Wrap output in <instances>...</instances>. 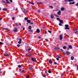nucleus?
<instances>
[{
	"instance_id": "nucleus-1",
	"label": "nucleus",
	"mask_w": 78,
	"mask_h": 78,
	"mask_svg": "<svg viewBox=\"0 0 78 78\" xmlns=\"http://www.w3.org/2000/svg\"><path fill=\"white\" fill-rule=\"evenodd\" d=\"M21 9L22 10V11L24 13H26V12H27V10L25 9L21 8Z\"/></svg>"
},
{
	"instance_id": "nucleus-2",
	"label": "nucleus",
	"mask_w": 78,
	"mask_h": 78,
	"mask_svg": "<svg viewBox=\"0 0 78 78\" xmlns=\"http://www.w3.org/2000/svg\"><path fill=\"white\" fill-rule=\"evenodd\" d=\"M4 30H7L9 31H10V30L8 28H5L4 27L2 28Z\"/></svg>"
},
{
	"instance_id": "nucleus-3",
	"label": "nucleus",
	"mask_w": 78,
	"mask_h": 78,
	"mask_svg": "<svg viewBox=\"0 0 78 78\" xmlns=\"http://www.w3.org/2000/svg\"><path fill=\"white\" fill-rule=\"evenodd\" d=\"M60 40H62V35L61 34L59 36Z\"/></svg>"
},
{
	"instance_id": "nucleus-4",
	"label": "nucleus",
	"mask_w": 78,
	"mask_h": 78,
	"mask_svg": "<svg viewBox=\"0 0 78 78\" xmlns=\"http://www.w3.org/2000/svg\"><path fill=\"white\" fill-rule=\"evenodd\" d=\"M64 54L67 55H70V52L68 51H66V53H64Z\"/></svg>"
},
{
	"instance_id": "nucleus-5",
	"label": "nucleus",
	"mask_w": 78,
	"mask_h": 78,
	"mask_svg": "<svg viewBox=\"0 0 78 78\" xmlns=\"http://www.w3.org/2000/svg\"><path fill=\"white\" fill-rule=\"evenodd\" d=\"M31 60L32 61H33L34 62L36 61V59L34 58H31Z\"/></svg>"
},
{
	"instance_id": "nucleus-6",
	"label": "nucleus",
	"mask_w": 78,
	"mask_h": 78,
	"mask_svg": "<svg viewBox=\"0 0 78 78\" xmlns=\"http://www.w3.org/2000/svg\"><path fill=\"white\" fill-rule=\"evenodd\" d=\"M13 31L14 32H17V29L16 28H14L13 29Z\"/></svg>"
},
{
	"instance_id": "nucleus-7",
	"label": "nucleus",
	"mask_w": 78,
	"mask_h": 78,
	"mask_svg": "<svg viewBox=\"0 0 78 78\" xmlns=\"http://www.w3.org/2000/svg\"><path fill=\"white\" fill-rule=\"evenodd\" d=\"M37 33H40V30L39 29H37L36 31Z\"/></svg>"
},
{
	"instance_id": "nucleus-8",
	"label": "nucleus",
	"mask_w": 78,
	"mask_h": 78,
	"mask_svg": "<svg viewBox=\"0 0 78 78\" xmlns=\"http://www.w3.org/2000/svg\"><path fill=\"white\" fill-rule=\"evenodd\" d=\"M27 2L28 3H30L31 5H34V4L33 2H32L30 1H27Z\"/></svg>"
},
{
	"instance_id": "nucleus-9",
	"label": "nucleus",
	"mask_w": 78,
	"mask_h": 78,
	"mask_svg": "<svg viewBox=\"0 0 78 78\" xmlns=\"http://www.w3.org/2000/svg\"><path fill=\"white\" fill-rule=\"evenodd\" d=\"M74 33L75 34H78V31L77 30H75Z\"/></svg>"
},
{
	"instance_id": "nucleus-10",
	"label": "nucleus",
	"mask_w": 78,
	"mask_h": 78,
	"mask_svg": "<svg viewBox=\"0 0 78 78\" xmlns=\"http://www.w3.org/2000/svg\"><path fill=\"white\" fill-rule=\"evenodd\" d=\"M58 21H59L60 23H63V21L62 20H58Z\"/></svg>"
},
{
	"instance_id": "nucleus-11",
	"label": "nucleus",
	"mask_w": 78,
	"mask_h": 78,
	"mask_svg": "<svg viewBox=\"0 0 78 78\" xmlns=\"http://www.w3.org/2000/svg\"><path fill=\"white\" fill-rule=\"evenodd\" d=\"M26 55L27 56H30V57L32 56L31 55H30V54H26Z\"/></svg>"
},
{
	"instance_id": "nucleus-12",
	"label": "nucleus",
	"mask_w": 78,
	"mask_h": 78,
	"mask_svg": "<svg viewBox=\"0 0 78 78\" xmlns=\"http://www.w3.org/2000/svg\"><path fill=\"white\" fill-rule=\"evenodd\" d=\"M57 14L58 15H59V16H60V15H61V12L59 11V12H58Z\"/></svg>"
},
{
	"instance_id": "nucleus-13",
	"label": "nucleus",
	"mask_w": 78,
	"mask_h": 78,
	"mask_svg": "<svg viewBox=\"0 0 78 78\" xmlns=\"http://www.w3.org/2000/svg\"><path fill=\"white\" fill-rule=\"evenodd\" d=\"M73 4H75V2H69L70 5H73Z\"/></svg>"
},
{
	"instance_id": "nucleus-14",
	"label": "nucleus",
	"mask_w": 78,
	"mask_h": 78,
	"mask_svg": "<svg viewBox=\"0 0 78 78\" xmlns=\"http://www.w3.org/2000/svg\"><path fill=\"white\" fill-rule=\"evenodd\" d=\"M51 19H53V18H54V16H53V15H51Z\"/></svg>"
},
{
	"instance_id": "nucleus-15",
	"label": "nucleus",
	"mask_w": 78,
	"mask_h": 78,
	"mask_svg": "<svg viewBox=\"0 0 78 78\" xmlns=\"http://www.w3.org/2000/svg\"><path fill=\"white\" fill-rule=\"evenodd\" d=\"M69 47L70 49H72V47L70 45L69 46Z\"/></svg>"
},
{
	"instance_id": "nucleus-16",
	"label": "nucleus",
	"mask_w": 78,
	"mask_h": 78,
	"mask_svg": "<svg viewBox=\"0 0 78 78\" xmlns=\"http://www.w3.org/2000/svg\"><path fill=\"white\" fill-rule=\"evenodd\" d=\"M49 62L50 64H52V61H51L50 60H49Z\"/></svg>"
},
{
	"instance_id": "nucleus-17",
	"label": "nucleus",
	"mask_w": 78,
	"mask_h": 78,
	"mask_svg": "<svg viewBox=\"0 0 78 78\" xmlns=\"http://www.w3.org/2000/svg\"><path fill=\"white\" fill-rule=\"evenodd\" d=\"M2 10L3 11H7V9H6V8H4L2 9Z\"/></svg>"
},
{
	"instance_id": "nucleus-18",
	"label": "nucleus",
	"mask_w": 78,
	"mask_h": 78,
	"mask_svg": "<svg viewBox=\"0 0 78 78\" xmlns=\"http://www.w3.org/2000/svg\"><path fill=\"white\" fill-rule=\"evenodd\" d=\"M71 60H73V59H74V57L73 56H72L71 58Z\"/></svg>"
},
{
	"instance_id": "nucleus-19",
	"label": "nucleus",
	"mask_w": 78,
	"mask_h": 78,
	"mask_svg": "<svg viewBox=\"0 0 78 78\" xmlns=\"http://www.w3.org/2000/svg\"><path fill=\"white\" fill-rule=\"evenodd\" d=\"M61 11H63L64 10V8L63 7H62L61 8Z\"/></svg>"
},
{
	"instance_id": "nucleus-20",
	"label": "nucleus",
	"mask_w": 78,
	"mask_h": 78,
	"mask_svg": "<svg viewBox=\"0 0 78 78\" xmlns=\"http://www.w3.org/2000/svg\"><path fill=\"white\" fill-rule=\"evenodd\" d=\"M5 56H9L8 55V53H5Z\"/></svg>"
},
{
	"instance_id": "nucleus-21",
	"label": "nucleus",
	"mask_w": 78,
	"mask_h": 78,
	"mask_svg": "<svg viewBox=\"0 0 78 78\" xmlns=\"http://www.w3.org/2000/svg\"><path fill=\"white\" fill-rule=\"evenodd\" d=\"M29 69H30L31 70H33V69L32 67H30L29 68Z\"/></svg>"
},
{
	"instance_id": "nucleus-22",
	"label": "nucleus",
	"mask_w": 78,
	"mask_h": 78,
	"mask_svg": "<svg viewBox=\"0 0 78 78\" xmlns=\"http://www.w3.org/2000/svg\"><path fill=\"white\" fill-rule=\"evenodd\" d=\"M4 43L0 42V45H3Z\"/></svg>"
},
{
	"instance_id": "nucleus-23",
	"label": "nucleus",
	"mask_w": 78,
	"mask_h": 78,
	"mask_svg": "<svg viewBox=\"0 0 78 78\" xmlns=\"http://www.w3.org/2000/svg\"><path fill=\"white\" fill-rule=\"evenodd\" d=\"M65 30H70V28L67 27H65Z\"/></svg>"
},
{
	"instance_id": "nucleus-24",
	"label": "nucleus",
	"mask_w": 78,
	"mask_h": 78,
	"mask_svg": "<svg viewBox=\"0 0 78 78\" xmlns=\"http://www.w3.org/2000/svg\"><path fill=\"white\" fill-rule=\"evenodd\" d=\"M66 48H67V47L66 46H64L63 47V49H66Z\"/></svg>"
},
{
	"instance_id": "nucleus-25",
	"label": "nucleus",
	"mask_w": 78,
	"mask_h": 78,
	"mask_svg": "<svg viewBox=\"0 0 78 78\" xmlns=\"http://www.w3.org/2000/svg\"><path fill=\"white\" fill-rule=\"evenodd\" d=\"M6 1L7 3H9V4L10 3L8 1V0H6Z\"/></svg>"
},
{
	"instance_id": "nucleus-26",
	"label": "nucleus",
	"mask_w": 78,
	"mask_h": 78,
	"mask_svg": "<svg viewBox=\"0 0 78 78\" xmlns=\"http://www.w3.org/2000/svg\"><path fill=\"white\" fill-rule=\"evenodd\" d=\"M65 26L66 27V28H67V27H69V25H65Z\"/></svg>"
},
{
	"instance_id": "nucleus-27",
	"label": "nucleus",
	"mask_w": 78,
	"mask_h": 78,
	"mask_svg": "<svg viewBox=\"0 0 78 78\" xmlns=\"http://www.w3.org/2000/svg\"><path fill=\"white\" fill-rule=\"evenodd\" d=\"M27 22H28V23H30L31 22V21H30V20H27Z\"/></svg>"
},
{
	"instance_id": "nucleus-28",
	"label": "nucleus",
	"mask_w": 78,
	"mask_h": 78,
	"mask_svg": "<svg viewBox=\"0 0 78 78\" xmlns=\"http://www.w3.org/2000/svg\"><path fill=\"white\" fill-rule=\"evenodd\" d=\"M29 30H31V26H29Z\"/></svg>"
},
{
	"instance_id": "nucleus-29",
	"label": "nucleus",
	"mask_w": 78,
	"mask_h": 78,
	"mask_svg": "<svg viewBox=\"0 0 78 78\" xmlns=\"http://www.w3.org/2000/svg\"><path fill=\"white\" fill-rule=\"evenodd\" d=\"M2 3H6V2L4 0H2Z\"/></svg>"
},
{
	"instance_id": "nucleus-30",
	"label": "nucleus",
	"mask_w": 78,
	"mask_h": 78,
	"mask_svg": "<svg viewBox=\"0 0 78 78\" xmlns=\"http://www.w3.org/2000/svg\"><path fill=\"white\" fill-rule=\"evenodd\" d=\"M74 0H68V2H73Z\"/></svg>"
},
{
	"instance_id": "nucleus-31",
	"label": "nucleus",
	"mask_w": 78,
	"mask_h": 78,
	"mask_svg": "<svg viewBox=\"0 0 78 78\" xmlns=\"http://www.w3.org/2000/svg\"><path fill=\"white\" fill-rule=\"evenodd\" d=\"M28 20V17H25L24 18V20Z\"/></svg>"
},
{
	"instance_id": "nucleus-32",
	"label": "nucleus",
	"mask_w": 78,
	"mask_h": 78,
	"mask_svg": "<svg viewBox=\"0 0 78 78\" xmlns=\"http://www.w3.org/2000/svg\"><path fill=\"white\" fill-rule=\"evenodd\" d=\"M56 57H57V58H61V57L58 55H56Z\"/></svg>"
},
{
	"instance_id": "nucleus-33",
	"label": "nucleus",
	"mask_w": 78,
	"mask_h": 78,
	"mask_svg": "<svg viewBox=\"0 0 78 78\" xmlns=\"http://www.w3.org/2000/svg\"><path fill=\"white\" fill-rule=\"evenodd\" d=\"M48 72L49 73H51V72L50 70L48 71Z\"/></svg>"
},
{
	"instance_id": "nucleus-34",
	"label": "nucleus",
	"mask_w": 78,
	"mask_h": 78,
	"mask_svg": "<svg viewBox=\"0 0 78 78\" xmlns=\"http://www.w3.org/2000/svg\"><path fill=\"white\" fill-rule=\"evenodd\" d=\"M26 78H30V75H27L26 77Z\"/></svg>"
},
{
	"instance_id": "nucleus-35",
	"label": "nucleus",
	"mask_w": 78,
	"mask_h": 78,
	"mask_svg": "<svg viewBox=\"0 0 78 78\" xmlns=\"http://www.w3.org/2000/svg\"><path fill=\"white\" fill-rule=\"evenodd\" d=\"M21 42L20 41L18 42V44H21Z\"/></svg>"
},
{
	"instance_id": "nucleus-36",
	"label": "nucleus",
	"mask_w": 78,
	"mask_h": 78,
	"mask_svg": "<svg viewBox=\"0 0 78 78\" xmlns=\"http://www.w3.org/2000/svg\"><path fill=\"white\" fill-rule=\"evenodd\" d=\"M49 7H50V8H52V9L53 8V7L52 6H50Z\"/></svg>"
},
{
	"instance_id": "nucleus-37",
	"label": "nucleus",
	"mask_w": 78,
	"mask_h": 78,
	"mask_svg": "<svg viewBox=\"0 0 78 78\" xmlns=\"http://www.w3.org/2000/svg\"><path fill=\"white\" fill-rule=\"evenodd\" d=\"M58 48H55V50H58Z\"/></svg>"
},
{
	"instance_id": "nucleus-38",
	"label": "nucleus",
	"mask_w": 78,
	"mask_h": 78,
	"mask_svg": "<svg viewBox=\"0 0 78 78\" xmlns=\"http://www.w3.org/2000/svg\"><path fill=\"white\" fill-rule=\"evenodd\" d=\"M64 2H69V0H64Z\"/></svg>"
},
{
	"instance_id": "nucleus-39",
	"label": "nucleus",
	"mask_w": 78,
	"mask_h": 78,
	"mask_svg": "<svg viewBox=\"0 0 78 78\" xmlns=\"http://www.w3.org/2000/svg\"><path fill=\"white\" fill-rule=\"evenodd\" d=\"M56 20H61V19H60V18H57Z\"/></svg>"
},
{
	"instance_id": "nucleus-40",
	"label": "nucleus",
	"mask_w": 78,
	"mask_h": 78,
	"mask_svg": "<svg viewBox=\"0 0 78 78\" xmlns=\"http://www.w3.org/2000/svg\"><path fill=\"white\" fill-rule=\"evenodd\" d=\"M15 25H16V27H18V24H17V23H16Z\"/></svg>"
},
{
	"instance_id": "nucleus-41",
	"label": "nucleus",
	"mask_w": 78,
	"mask_h": 78,
	"mask_svg": "<svg viewBox=\"0 0 78 78\" xmlns=\"http://www.w3.org/2000/svg\"><path fill=\"white\" fill-rule=\"evenodd\" d=\"M18 67L19 68H20V67H21V65H19Z\"/></svg>"
},
{
	"instance_id": "nucleus-42",
	"label": "nucleus",
	"mask_w": 78,
	"mask_h": 78,
	"mask_svg": "<svg viewBox=\"0 0 78 78\" xmlns=\"http://www.w3.org/2000/svg\"><path fill=\"white\" fill-rule=\"evenodd\" d=\"M45 40V41H47L48 42V40L47 39H46Z\"/></svg>"
},
{
	"instance_id": "nucleus-43",
	"label": "nucleus",
	"mask_w": 78,
	"mask_h": 78,
	"mask_svg": "<svg viewBox=\"0 0 78 78\" xmlns=\"http://www.w3.org/2000/svg\"><path fill=\"white\" fill-rule=\"evenodd\" d=\"M59 25H60V26H62V24H61V23H59Z\"/></svg>"
},
{
	"instance_id": "nucleus-44",
	"label": "nucleus",
	"mask_w": 78,
	"mask_h": 78,
	"mask_svg": "<svg viewBox=\"0 0 78 78\" xmlns=\"http://www.w3.org/2000/svg\"><path fill=\"white\" fill-rule=\"evenodd\" d=\"M43 77H46V75H43Z\"/></svg>"
},
{
	"instance_id": "nucleus-45",
	"label": "nucleus",
	"mask_w": 78,
	"mask_h": 78,
	"mask_svg": "<svg viewBox=\"0 0 78 78\" xmlns=\"http://www.w3.org/2000/svg\"><path fill=\"white\" fill-rule=\"evenodd\" d=\"M48 32H49V33H51V31L50 30H48Z\"/></svg>"
},
{
	"instance_id": "nucleus-46",
	"label": "nucleus",
	"mask_w": 78,
	"mask_h": 78,
	"mask_svg": "<svg viewBox=\"0 0 78 78\" xmlns=\"http://www.w3.org/2000/svg\"><path fill=\"white\" fill-rule=\"evenodd\" d=\"M54 64H55V65H56V64H57V62H54Z\"/></svg>"
},
{
	"instance_id": "nucleus-47",
	"label": "nucleus",
	"mask_w": 78,
	"mask_h": 78,
	"mask_svg": "<svg viewBox=\"0 0 78 78\" xmlns=\"http://www.w3.org/2000/svg\"><path fill=\"white\" fill-rule=\"evenodd\" d=\"M7 45H12V44H7Z\"/></svg>"
},
{
	"instance_id": "nucleus-48",
	"label": "nucleus",
	"mask_w": 78,
	"mask_h": 78,
	"mask_svg": "<svg viewBox=\"0 0 78 78\" xmlns=\"http://www.w3.org/2000/svg\"><path fill=\"white\" fill-rule=\"evenodd\" d=\"M9 1L10 2H11V3H12V0H9Z\"/></svg>"
},
{
	"instance_id": "nucleus-49",
	"label": "nucleus",
	"mask_w": 78,
	"mask_h": 78,
	"mask_svg": "<svg viewBox=\"0 0 78 78\" xmlns=\"http://www.w3.org/2000/svg\"><path fill=\"white\" fill-rule=\"evenodd\" d=\"M31 49L30 48H29L28 49V51H30L31 50Z\"/></svg>"
},
{
	"instance_id": "nucleus-50",
	"label": "nucleus",
	"mask_w": 78,
	"mask_h": 78,
	"mask_svg": "<svg viewBox=\"0 0 78 78\" xmlns=\"http://www.w3.org/2000/svg\"><path fill=\"white\" fill-rule=\"evenodd\" d=\"M56 59L57 60V61H59V59L58 58H57Z\"/></svg>"
},
{
	"instance_id": "nucleus-51",
	"label": "nucleus",
	"mask_w": 78,
	"mask_h": 78,
	"mask_svg": "<svg viewBox=\"0 0 78 78\" xmlns=\"http://www.w3.org/2000/svg\"><path fill=\"white\" fill-rule=\"evenodd\" d=\"M15 18H14V17H13V18H12V20H15Z\"/></svg>"
},
{
	"instance_id": "nucleus-52",
	"label": "nucleus",
	"mask_w": 78,
	"mask_h": 78,
	"mask_svg": "<svg viewBox=\"0 0 78 78\" xmlns=\"http://www.w3.org/2000/svg\"><path fill=\"white\" fill-rule=\"evenodd\" d=\"M19 41H22V39L21 38H20Z\"/></svg>"
},
{
	"instance_id": "nucleus-53",
	"label": "nucleus",
	"mask_w": 78,
	"mask_h": 78,
	"mask_svg": "<svg viewBox=\"0 0 78 78\" xmlns=\"http://www.w3.org/2000/svg\"><path fill=\"white\" fill-rule=\"evenodd\" d=\"M17 47H19L20 46V44H18L17 45Z\"/></svg>"
},
{
	"instance_id": "nucleus-54",
	"label": "nucleus",
	"mask_w": 78,
	"mask_h": 78,
	"mask_svg": "<svg viewBox=\"0 0 78 78\" xmlns=\"http://www.w3.org/2000/svg\"><path fill=\"white\" fill-rule=\"evenodd\" d=\"M55 16L56 17H59V16H58V15H55Z\"/></svg>"
},
{
	"instance_id": "nucleus-55",
	"label": "nucleus",
	"mask_w": 78,
	"mask_h": 78,
	"mask_svg": "<svg viewBox=\"0 0 78 78\" xmlns=\"http://www.w3.org/2000/svg\"><path fill=\"white\" fill-rule=\"evenodd\" d=\"M40 4H41V5H42V4H43V3H42V2H40Z\"/></svg>"
},
{
	"instance_id": "nucleus-56",
	"label": "nucleus",
	"mask_w": 78,
	"mask_h": 78,
	"mask_svg": "<svg viewBox=\"0 0 78 78\" xmlns=\"http://www.w3.org/2000/svg\"><path fill=\"white\" fill-rule=\"evenodd\" d=\"M37 12H40V10H38Z\"/></svg>"
},
{
	"instance_id": "nucleus-57",
	"label": "nucleus",
	"mask_w": 78,
	"mask_h": 78,
	"mask_svg": "<svg viewBox=\"0 0 78 78\" xmlns=\"http://www.w3.org/2000/svg\"><path fill=\"white\" fill-rule=\"evenodd\" d=\"M61 51L62 52H63L64 51L62 49H61Z\"/></svg>"
},
{
	"instance_id": "nucleus-58",
	"label": "nucleus",
	"mask_w": 78,
	"mask_h": 78,
	"mask_svg": "<svg viewBox=\"0 0 78 78\" xmlns=\"http://www.w3.org/2000/svg\"><path fill=\"white\" fill-rule=\"evenodd\" d=\"M23 72H24V70H23L22 71L21 73H23Z\"/></svg>"
},
{
	"instance_id": "nucleus-59",
	"label": "nucleus",
	"mask_w": 78,
	"mask_h": 78,
	"mask_svg": "<svg viewBox=\"0 0 78 78\" xmlns=\"http://www.w3.org/2000/svg\"><path fill=\"white\" fill-rule=\"evenodd\" d=\"M16 11H18V9H17V8H16Z\"/></svg>"
},
{
	"instance_id": "nucleus-60",
	"label": "nucleus",
	"mask_w": 78,
	"mask_h": 78,
	"mask_svg": "<svg viewBox=\"0 0 78 78\" xmlns=\"http://www.w3.org/2000/svg\"><path fill=\"white\" fill-rule=\"evenodd\" d=\"M61 75L62 76H63V75H64V74H62Z\"/></svg>"
},
{
	"instance_id": "nucleus-61",
	"label": "nucleus",
	"mask_w": 78,
	"mask_h": 78,
	"mask_svg": "<svg viewBox=\"0 0 78 78\" xmlns=\"http://www.w3.org/2000/svg\"><path fill=\"white\" fill-rule=\"evenodd\" d=\"M23 30H24H24H25V27H23Z\"/></svg>"
},
{
	"instance_id": "nucleus-62",
	"label": "nucleus",
	"mask_w": 78,
	"mask_h": 78,
	"mask_svg": "<svg viewBox=\"0 0 78 78\" xmlns=\"http://www.w3.org/2000/svg\"><path fill=\"white\" fill-rule=\"evenodd\" d=\"M2 19H3V18H0V20H2Z\"/></svg>"
},
{
	"instance_id": "nucleus-63",
	"label": "nucleus",
	"mask_w": 78,
	"mask_h": 78,
	"mask_svg": "<svg viewBox=\"0 0 78 78\" xmlns=\"http://www.w3.org/2000/svg\"><path fill=\"white\" fill-rule=\"evenodd\" d=\"M41 37H38V38H39V39H41Z\"/></svg>"
},
{
	"instance_id": "nucleus-64",
	"label": "nucleus",
	"mask_w": 78,
	"mask_h": 78,
	"mask_svg": "<svg viewBox=\"0 0 78 78\" xmlns=\"http://www.w3.org/2000/svg\"><path fill=\"white\" fill-rule=\"evenodd\" d=\"M77 70H78V66H77Z\"/></svg>"
}]
</instances>
